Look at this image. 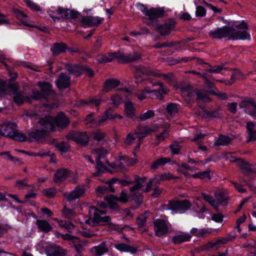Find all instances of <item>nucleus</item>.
Instances as JSON below:
<instances>
[{"mask_svg": "<svg viewBox=\"0 0 256 256\" xmlns=\"http://www.w3.org/2000/svg\"><path fill=\"white\" fill-rule=\"evenodd\" d=\"M238 29L244 30H236L234 28L228 26H223L210 30L209 36L213 39H222L227 38L228 40H250V35L246 32L248 30V24L244 21L236 26Z\"/></svg>", "mask_w": 256, "mask_h": 256, "instance_id": "obj_1", "label": "nucleus"}, {"mask_svg": "<svg viewBox=\"0 0 256 256\" xmlns=\"http://www.w3.org/2000/svg\"><path fill=\"white\" fill-rule=\"evenodd\" d=\"M0 134L20 142H24L26 138L24 134L18 131L16 124L10 122L0 124Z\"/></svg>", "mask_w": 256, "mask_h": 256, "instance_id": "obj_2", "label": "nucleus"}, {"mask_svg": "<svg viewBox=\"0 0 256 256\" xmlns=\"http://www.w3.org/2000/svg\"><path fill=\"white\" fill-rule=\"evenodd\" d=\"M138 8L144 15L147 16L146 24L149 26H155L154 22L158 18H162L164 14V8H152L148 9L144 4H138Z\"/></svg>", "mask_w": 256, "mask_h": 256, "instance_id": "obj_3", "label": "nucleus"}, {"mask_svg": "<svg viewBox=\"0 0 256 256\" xmlns=\"http://www.w3.org/2000/svg\"><path fill=\"white\" fill-rule=\"evenodd\" d=\"M90 212H94L93 218H88L85 220V223L90 226H94L98 224H107L110 223V217L108 216H102L106 214V211L100 210L95 206L90 207Z\"/></svg>", "mask_w": 256, "mask_h": 256, "instance_id": "obj_4", "label": "nucleus"}, {"mask_svg": "<svg viewBox=\"0 0 256 256\" xmlns=\"http://www.w3.org/2000/svg\"><path fill=\"white\" fill-rule=\"evenodd\" d=\"M48 13L54 22L60 20L76 18L79 15L78 12L74 10L63 8L60 6L58 7L56 10H52V9L48 11Z\"/></svg>", "mask_w": 256, "mask_h": 256, "instance_id": "obj_5", "label": "nucleus"}, {"mask_svg": "<svg viewBox=\"0 0 256 256\" xmlns=\"http://www.w3.org/2000/svg\"><path fill=\"white\" fill-rule=\"evenodd\" d=\"M39 85L41 88L40 91L33 92L32 98L36 100H45L46 101H48L49 96L54 94L51 84L49 82H44Z\"/></svg>", "mask_w": 256, "mask_h": 256, "instance_id": "obj_6", "label": "nucleus"}, {"mask_svg": "<svg viewBox=\"0 0 256 256\" xmlns=\"http://www.w3.org/2000/svg\"><path fill=\"white\" fill-rule=\"evenodd\" d=\"M154 234L158 237L166 236L170 232L171 224L168 222L158 218L153 221Z\"/></svg>", "mask_w": 256, "mask_h": 256, "instance_id": "obj_7", "label": "nucleus"}, {"mask_svg": "<svg viewBox=\"0 0 256 256\" xmlns=\"http://www.w3.org/2000/svg\"><path fill=\"white\" fill-rule=\"evenodd\" d=\"M142 55L136 52H133L130 54H125L123 52H115V58L119 63H128L136 62L140 59Z\"/></svg>", "mask_w": 256, "mask_h": 256, "instance_id": "obj_8", "label": "nucleus"}, {"mask_svg": "<svg viewBox=\"0 0 256 256\" xmlns=\"http://www.w3.org/2000/svg\"><path fill=\"white\" fill-rule=\"evenodd\" d=\"M156 130L150 126H144L142 125H138L134 130V134L137 136L138 138V143L136 147V149H138L142 142V139L147 135L156 132Z\"/></svg>", "mask_w": 256, "mask_h": 256, "instance_id": "obj_9", "label": "nucleus"}, {"mask_svg": "<svg viewBox=\"0 0 256 256\" xmlns=\"http://www.w3.org/2000/svg\"><path fill=\"white\" fill-rule=\"evenodd\" d=\"M86 193V186L78 185L70 192H65L64 196L68 202H71L84 196Z\"/></svg>", "mask_w": 256, "mask_h": 256, "instance_id": "obj_10", "label": "nucleus"}, {"mask_svg": "<svg viewBox=\"0 0 256 256\" xmlns=\"http://www.w3.org/2000/svg\"><path fill=\"white\" fill-rule=\"evenodd\" d=\"M68 140H72L83 146L88 144L89 138L86 132H70L66 136Z\"/></svg>", "mask_w": 256, "mask_h": 256, "instance_id": "obj_11", "label": "nucleus"}, {"mask_svg": "<svg viewBox=\"0 0 256 256\" xmlns=\"http://www.w3.org/2000/svg\"><path fill=\"white\" fill-rule=\"evenodd\" d=\"M155 29L162 36L169 35L172 31L175 30L176 22L170 20L163 24H156Z\"/></svg>", "mask_w": 256, "mask_h": 256, "instance_id": "obj_12", "label": "nucleus"}, {"mask_svg": "<svg viewBox=\"0 0 256 256\" xmlns=\"http://www.w3.org/2000/svg\"><path fill=\"white\" fill-rule=\"evenodd\" d=\"M38 126L40 129L46 132V134L48 132L55 130L54 124V117L52 116H46L42 118L38 122Z\"/></svg>", "mask_w": 256, "mask_h": 256, "instance_id": "obj_13", "label": "nucleus"}, {"mask_svg": "<svg viewBox=\"0 0 256 256\" xmlns=\"http://www.w3.org/2000/svg\"><path fill=\"white\" fill-rule=\"evenodd\" d=\"M240 107L244 108V112L247 114L256 118V102L252 99L245 100H242Z\"/></svg>", "mask_w": 256, "mask_h": 256, "instance_id": "obj_14", "label": "nucleus"}, {"mask_svg": "<svg viewBox=\"0 0 256 256\" xmlns=\"http://www.w3.org/2000/svg\"><path fill=\"white\" fill-rule=\"evenodd\" d=\"M154 71L152 70L150 68L143 66H136L135 68L134 78L136 82L140 84L142 82L144 79L142 78L143 76H154Z\"/></svg>", "mask_w": 256, "mask_h": 256, "instance_id": "obj_15", "label": "nucleus"}, {"mask_svg": "<svg viewBox=\"0 0 256 256\" xmlns=\"http://www.w3.org/2000/svg\"><path fill=\"white\" fill-rule=\"evenodd\" d=\"M104 20V18L98 16H84L81 20L82 26L84 27L97 26L102 24Z\"/></svg>", "mask_w": 256, "mask_h": 256, "instance_id": "obj_16", "label": "nucleus"}, {"mask_svg": "<svg viewBox=\"0 0 256 256\" xmlns=\"http://www.w3.org/2000/svg\"><path fill=\"white\" fill-rule=\"evenodd\" d=\"M237 164L246 174H256V164H250L244 160L239 158L237 160Z\"/></svg>", "mask_w": 256, "mask_h": 256, "instance_id": "obj_17", "label": "nucleus"}, {"mask_svg": "<svg viewBox=\"0 0 256 256\" xmlns=\"http://www.w3.org/2000/svg\"><path fill=\"white\" fill-rule=\"evenodd\" d=\"M72 174V172L64 168L58 169L54 174V182L60 184Z\"/></svg>", "mask_w": 256, "mask_h": 256, "instance_id": "obj_18", "label": "nucleus"}, {"mask_svg": "<svg viewBox=\"0 0 256 256\" xmlns=\"http://www.w3.org/2000/svg\"><path fill=\"white\" fill-rule=\"evenodd\" d=\"M56 82L58 89L66 88L70 84V77L65 73H61Z\"/></svg>", "mask_w": 256, "mask_h": 256, "instance_id": "obj_19", "label": "nucleus"}, {"mask_svg": "<svg viewBox=\"0 0 256 256\" xmlns=\"http://www.w3.org/2000/svg\"><path fill=\"white\" fill-rule=\"evenodd\" d=\"M47 256H66V251L58 246H52L46 250Z\"/></svg>", "mask_w": 256, "mask_h": 256, "instance_id": "obj_20", "label": "nucleus"}, {"mask_svg": "<svg viewBox=\"0 0 256 256\" xmlns=\"http://www.w3.org/2000/svg\"><path fill=\"white\" fill-rule=\"evenodd\" d=\"M120 81L117 79H107L104 82L102 91L104 93L110 92L120 86Z\"/></svg>", "mask_w": 256, "mask_h": 256, "instance_id": "obj_21", "label": "nucleus"}, {"mask_svg": "<svg viewBox=\"0 0 256 256\" xmlns=\"http://www.w3.org/2000/svg\"><path fill=\"white\" fill-rule=\"evenodd\" d=\"M70 124L68 118L64 114H58L56 118H54V128L56 126L62 128H66Z\"/></svg>", "mask_w": 256, "mask_h": 256, "instance_id": "obj_22", "label": "nucleus"}, {"mask_svg": "<svg viewBox=\"0 0 256 256\" xmlns=\"http://www.w3.org/2000/svg\"><path fill=\"white\" fill-rule=\"evenodd\" d=\"M192 238V236L188 233L182 232L174 235L172 238V242L176 244H180L182 242H188Z\"/></svg>", "mask_w": 256, "mask_h": 256, "instance_id": "obj_23", "label": "nucleus"}, {"mask_svg": "<svg viewBox=\"0 0 256 256\" xmlns=\"http://www.w3.org/2000/svg\"><path fill=\"white\" fill-rule=\"evenodd\" d=\"M36 224L39 230L44 233H48L52 230L50 224L46 220H37Z\"/></svg>", "mask_w": 256, "mask_h": 256, "instance_id": "obj_24", "label": "nucleus"}, {"mask_svg": "<svg viewBox=\"0 0 256 256\" xmlns=\"http://www.w3.org/2000/svg\"><path fill=\"white\" fill-rule=\"evenodd\" d=\"M215 201L217 203V210H218L220 204H224L228 200V196L223 192L218 191L214 194Z\"/></svg>", "mask_w": 256, "mask_h": 256, "instance_id": "obj_25", "label": "nucleus"}, {"mask_svg": "<svg viewBox=\"0 0 256 256\" xmlns=\"http://www.w3.org/2000/svg\"><path fill=\"white\" fill-rule=\"evenodd\" d=\"M103 102L101 98H91L89 100H80L77 102V105L79 106H84V104H93L98 108V106L100 105L101 102Z\"/></svg>", "mask_w": 256, "mask_h": 256, "instance_id": "obj_26", "label": "nucleus"}, {"mask_svg": "<svg viewBox=\"0 0 256 256\" xmlns=\"http://www.w3.org/2000/svg\"><path fill=\"white\" fill-rule=\"evenodd\" d=\"M146 182V177H140L138 176H135L134 180L133 182L134 183H136L135 184L130 188V192H134L136 190L140 189L144 186V183Z\"/></svg>", "mask_w": 256, "mask_h": 256, "instance_id": "obj_27", "label": "nucleus"}, {"mask_svg": "<svg viewBox=\"0 0 256 256\" xmlns=\"http://www.w3.org/2000/svg\"><path fill=\"white\" fill-rule=\"evenodd\" d=\"M146 182V177H140L138 176H135L134 180L133 182L134 183H136L135 184L130 188V192H134L136 190L140 189L144 186V183Z\"/></svg>", "mask_w": 256, "mask_h": 256, "instance_id": "obj_28", "label": "nucleus"}, {"mask_svg": "<svg viewBox=\"0 0 256 256\" xmlns=\"http://www.w3.org/2000/svg\"><path fill=\"white\" fill-rule=\"evenodd\" d=\"M115 58V52H108L106 54H100L97 56L99 63H106L112 61Z\"/></svg>", "mask_w": 256, "mask_h": 256, "instance_id": "obj_29", "label": "nucleus"}, {"mask_svg": "<svg viewBox=\"0 0 256 256\" xmlns=\"http://www.w3.org/2000/svg\"><path fill=\"white\" fill-rule=\"evenodd\" d=\"M199 115L204 118H213L220 116V113L218 110H215L212 111H208L203 108H202L199 112Z\"/></svg>", "mask_w": 256, "mask_h": 256, "instance_id": "obj_30", "label": "nucleus"}, {"mask_svg": "<svg viewBox=\"0 0 256 256\" xmlns=\"http://www.w3.org/2000/svg\"><path fill=\"white\" fill-rule=\"evenodd\" d=\"M255 124L252 122H248L246 128L248 134V142L256 140V130H254Z\"/></svg>", "mask_w": 256, "mask_h": 256, "instance_id": "obj_31", "label": "nucleus"}, {"mask_svg": "<svg viewBox=\"0 0 256 256\" xmlns=\"http://www.w3.org/2000/svg\"><path fill=\"white\" fill-rule=\"evenodd\" d=\"M12 12L16 18H18L24 25L27 26H30L27 23L26 20L28 16L25 12L17 8H14Z\"/></svg>", "mask_w": 256, "mask_h": 256, "instance_id": "obj_32", "label": "nucleus"}, {"mask_svg": "<svg viewBox=\"0 0 256 256\" xmlns=\"http://www.w3.org/2000/svg\"><path fill=\"white\" fill-rule=\"evenodd\" d=\"M171 160L168 158H160L154 160L150 164V168L152 170H156L159 167L165 165L166 164L170 162Z\"/></svg>", "mask_w": 256, "mask_h": 256, "instance_id": "obj_33", "label": "nucleus"}, {"mask_svg": "<svg viewBox=\"0 0 256 256\" xmlns=\"http://www.w3.org/2000/svg\"><path fill=\"white\" fill-rule=\"evenodd\" d=\"M114 247L120 252H130L134 254L137 251L136 248L124 243L115 244Z\"/></svg>", "mask_w": 256, "mask_h": 256, "instance_id": "obj_34", "label": "nucleus"}, {"mask_svg": "<svg viewBox=\"0 0 256 256\" xmlns=\"http://www.w3.org/2000/svg\"><path fill=\"white\" fill-rule=\"evenodd\" d=\"M135 108L133 103L130 101L125 102V112L127 116L133 118L135 116Z\"/></svg>", "mask_w": 256, "mask_h": 256, "instance_id": "obj_35", "label": "nucleus"}, {"mask_svg": "<svg viewBox=\"0 0 256 256\" xmlns=\"http://www.w3.org/2000/svg\"><path fill=\"white\" fill-rule=\"evenodd\" d=\"M180 214L185 212L189 210L192 206V204L188 200H178Z\"/></svg>", "mask_w": 256, "mask_h": 256, "instance_id": "obj_36", "label": "nucleus"}, {"mask_svg": "<svg viewBox=\"0 0 256 256\" xmlns=\"http://www.w3.org/2000/svg\"><path fill=\"white\" fill-rule=\"evenodd\" d=\"M100 158H96V172L92 174L94 177L99 176L106 170V167L102 162L100 160Z\"/></svg>", "mask_w": 256, "mask_h": 256, "instance_id": "obj_37", "label": "nucleus"}, {"mask_svg": "<svg viewBox=\"0 0 256 256\" xmlns=\"http://www.w3.org/2000/svg\"><path fill=\"white\" fill-rule=\"evenodd\" d=\"M232 140V138L228 136L220 135L214 144L216 146H226L231 142Z\"/></svg>", "mask_w": 256, "mask_h": 256, "instance_id": "obj_38", "label": "nucleus"}, {"mask_svg": "<svg viewBox=\"0 0 256 256\" xmlns=\"http://www.w3.org/2000/svg\"><path fill=\"white\" fill-rule=\"evenodd\" d=\"M67 46L63 43H55L52 48V54L54 56L58 55L60 53L66 52Z\"/></svg>", "mask_w": 256, "mask_h": 256, "instance_id": "obj_39", "label": "nucleus"}, {"mask_svg": "<svg viewBox=\"0 0 256 256\" xmlns=\"http://www.w3.org/2000/svg\"><path fill=\"white\" fill-rule=\"evenodd\" d=\"M48 134H46V132H43L41 129L37 130L34 132H30L29 136L30 138H32L34 140L38 141L46 136Z\"/></svg>", "mask_w": 256, "mask_h": 256, "instance_id": "obj_40", "label": "nucleus"}, {"mask_svg": "<svg viewBox=\"0 0 256 256\" xmlns=\"http://www.w3.org/2000/svg\"><path fill=\"white\" fill-rule=\"evenodd\" d=\"M105 200L107 202L108 206L111 209L116 210L118 208V204L117 202L118 201L116 196L110 195L109 196H106Z\"/></svg>", "mask_w": 256, "mask_h": 256, "instance_id": "obj_41", "label": "nucleus"}, {"mask_svg": "<svg viewBox=\"0 0 256 256\" xmlns=\"http://www.w3.org/2000/svg\"><path fill=\"white\" fill-rule=\"evenodd\" d=\"M68 70L72 74L78 76L82 74L83 68L80 66L77 65H68L67 66Z\"/></svg>", "mask_w": 256, "mask_h": 256, "instance_id": "obj_42", "label": "nucleus"}, {"mask_svg": "<svg viewBox=\"0 0 256 256\" xmlns=\"http://www.w3.org/2000/svg\"><path fill=\"white\" fill-rule=\"evenodd\" d=\"M166 206L168 210H171L174 213L180 214V208L177 200H172L168 201Z\"/></svg>", "mask_w": 256, "mask_h": 256, "instance_id": "obj_43", "label": "nucleus"}, {"mask_svg": "<svg viewBox=\"0 0 256 256\" xmlns=\"http://www.w3.org/2000/svg\"><path fill=\"white\" fill-rule=\"evenodd\" d=\"M196 94L198 99L204 102H208L210 101L208 94L206 91L198 90L196 92Z\"/></svg>", "mask_w": 256, "mask_h": 256, "instance_id": "obj_44", "label": "nucleus"}, {"mask_svg": "<svg viewBox=\"0 0 256 256\" xmlns=\"http://www.w3.org/2000/svg\"><path fill=\"white\" fill-rule=\"evenodd\" d=\"M94 250L95 254L96 256H100L108 252V249L104 242L102 243L98 246H94Z\"/></svg>", "mask_w": 256, "mask_h": 256, "instance_id": "obj_45", "label": "nucleus"}, {"mask_svg": "<svg viewBox=\"0 0 256 256\" xmlns=\"http://www.w3.org/2000/svg\"><path fill=\"white\" fill-rule=\"evenodd\" d=\"M202 196L206 202H208L216 210H217V203L215 201V198H214L212 196L206 193H202Z\"/></svg>", "mask_w": 256, "mask_h": 256, "instance_id": "obj_46", "label": "nucleus"}, {"mask_svg": "<svg viewBox=\"0 0 256 256\" xmlns=\"http://www.w3.org/2000/svg\"><path fill=\"white\" fill-rule=\"evenodd\" d=\"M182 96L187 100L192 99L194 94L192 90L188 88H181Z\"/></svg>", "mask_w": 256, "mask_h": 256, "instance_id": "obj_47", "label": "nucleus"}, {"mask_svg": "<svg viewBox=\"0 0 256 256\" xmlns=\"http://www.w3.org/2000/svg\"><path fill=\"white\" fill-rule=\"evenodd\" d=\"M154 76L155 77H162L163 79L166 81L167 82H170L172 81L173 75L172 73L164 74L160 73L159 71H154Z\"/></svg>", "mask_w": 256, "mask_h": 256, "instance_id": "obj_48", "label": "nucleus"}, {"mask_svg": "<svg viewBox=\"0 0 256 256\" xmlns=\"http://www.w3.org/2000/svg\"><path fill=\"white\" fill-rule=\"evenodd\" d=\"M154 116V112L153 110H148L146 112L142 114L138 117V119L140 122L146 121L148 119H150Z\"/></svg>", "mask_w": 256, "mask_h": 256, "instance_id": "obj_49", "label": "nucleus"}, {"mask_svg": "<svg viewBox=\"0 0 256 256\" xmlns=\"http://www.w3.org/2000/svg\"><path fill=\"white\" fill-rule=\"evenodd\" d=\"M108 112L109 111H106L104 116L98 120H96L95 123L98 126H100L103 124L107 120L114 118L115 117L112 114L108 115Z\"/></svg>", "mask_w": 256, "mask_h": 256, "instance_id": "obj_50", "label": "nucleus"}, {"mask_svg": "<svg viewBox=\"0 0 256 256\" xmlns=\"http://www.w3.org/2000/svg\"><path fill=\"white\" fill-rule=\"evenodd\" d=\"M72 243L76 250L78 253L84 250L83 248L86 245L85 242H80L78 238H76L74 240Z\"/></svg>", "mask_w": 256, "mask_h": 256, "instance_id": "obj_51", "label": "nucleus"}, {"mask_svg": "<svg viewBox=\"0 0 256 256\" xmlns=\"http://www.w3.org/2000/svg\"><path fill=\"white\" fill-rule=\"evenodd\" d=\"M14 101L18 104H22L26 100V97L24 96V93L22 92H18L14 94Z\"/></svg>", "mask_w": 256, "mask_h": 256, "instance_id": "obj_52", "label": "nucleus"}, {"mask_svg": "<svg viewBox=\"0 0 256 256\" xmlns=\"http://www.w3.org/2000/svg\"><path fill=\"white\" fill-rule=\"evenodd\" d=\"M147 219L148 216L146 214L140 215L136 219V222L138 227L142 228L146 226Z\"/></svg>", "mask_w": 256, "mask_h": 256, "instance_id": "obj_53", "label": "nucleus"}, {"mask_svg": "<svg viewBox=\"0 0 256 256\" xmlns=\"http://www.w3.org/2000/svg\"><path fill=\"white\" fill-rule=\"evenodd\" d=\"M62 216L68 219H72L75 216V212L72 209H69L64 206L62 210Z\"/></svg>", "mask_w": 256, "mask_h": 256, "instance_id": "obj_54", "label": "nucleus"}, {"mask_svg": "<svg viewBox=\"0 0 256 256\" xmlns=\"http://www.w3.org/2000/svg\"><path fill=\"white\" fill-rule=\"evenodd\" d=\"M56 146L62 153L66 152H68L70 149L69 144L64 142L56 144Z\"/></svg>", "mask_w": 256, "mask_h": 256, "instance_id": "obj_55", "label": "nucleus"}, {"mask_svg": "<svg viewBox=\"0 0 256 256\" xmlns=\"http://www.w3.org/2000/svg\"><path fill=\"white\" fill-rule=\"evenodd\" d=\"M92 138L96 140L100 141L103 140L106 136V134L101 130H97L92 133Z\"/></svg>", "mask_w": 256, "mask_h": 256, "instance_id": "obj_56", "label": "nucleus"}, {"mask_svg": "<svg viewBox=\"0 0 256 256\" xmlns=\"http://www.w3.org/2000/svg\"><path fill=\"white\" fill-rule=\"evenodd\" d=\"M168 136V132L166 130H164L163 132L160 134L156 136V140L154 142L155 146H158L161 141L164 140L167 138Z\"/></svg>", "mask_w": 256, "mask_h": 256, "instance_id": "obj_57", "label": "nucleus"}, {"mask_svg": "<svg viewBox=\"0 0 256 256\" xmlns=\"http://www.w3.org/2000/svg\"><path fill=\"white\" fill-rule=\"evenodd\" d=\"M180 42H164L162 43H158L154 46V48H162L165 47H172L174 46L179 44Z\"/></svg>", "mask_w": 256, "mask_h": 256, "instance_id": "obj_58", "label": "nucleus"}, {"mask_svg": "<svg viewBox=\"0 0 256 256\" xmlns=\"http://www.w3.org/2000/svg\"><path fill=\"white\" fill-rule=\"evenodd\" d=\"M166 110L170 114H176L178 111V105L174 103H170L167 105Z\"/></svg>", "mask_w": 256, "mask_h": 256, "instance_id": "obj_59", "label": "nucleus"}, {"mask_svg": "<svg viewBox=\"0 0 256 256\" xmlns=\"http://www.w3.org/2000/svg\"><path fill=\"white\" fill-rule=\"evenodd\" d=\"M108 152V150L104 148L94 149L93 150V153L96 155V158H104Z\"/></svg>", "mask_w": 256, "mask_h": 256, "instance_id": "obj_60", "label": "nucleus"}, {"mask_svg": "<svg viewBox=\"0 0 256 256\" xmlns=\"http://www.w3.org/2000/svg\"><path fill=\"white\" fill-rule=\"evenodd\" d=\"M170 148L172 154H180V146L176 142H174L170 146Z\"/></svg>", "mask_w": 256, "mask_h": 256, "instance_id": "obj_61", "label": "nucleus"}, {"mask_svg": "<svg viewBox=\"0 0 256 256\" xmlns=\"http://www.w3.org/2000/svg\"><path fill=\"white\" fill-rule=\"evenodd\" d=\"M192 176L194 178H199L200 179L208 178V179L210 180L211 178L210 176V171H207V170L194 174Z\"/></svg>", "mask_w": 256, "mask_h": 256, "instance_id": "obj_62", "label": "nucleus"}, {"mask_svg": "<svg viewBox=\"0 0 256 256\" xmlns=\"http://www.w3.org/2000/svg\"><path fill=\"white\" fill-rule=\"evenodd\" d=\"M110 100L112 102V104L116 106H118L122 102V98L118 94L112 95Z\"/></svg>", "mask_w": 256, "mask_h": 256, "instance_id": "obj_63", "label": "nucleus"}, {"mask_svg": "<svg viewBox=\"0 0 256 256\" xmlns=\"http://www.w3.org/2000/svg\"><path fill=\"white\" fill-rule=\"evenodd\" d=\"M27 6L32 10L36 11H40L41 10L40 6L32 2L31 0H24Z\"/></svg>", "mask_w": 256, "mask_h": 256, "instance_id": "obj_64", "label": "nucleus"}]
</instances>
